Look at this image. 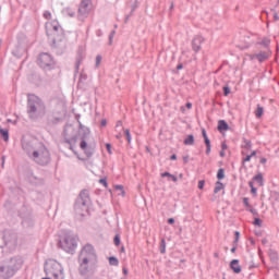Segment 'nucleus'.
I'll list each match as a JSON object with an SVG mask.
<instances>
[{
    "mask_svg": "<svg viewBox=\"0 0 279 279\" xmlns=\"http://www.w3.org/2000/svg\"><path fill=\"white\" fill-rule=\"evenodd\" d=\"M106 149L108 154H112V146L110 144H106Z\"/></svg>",
    "mask_w": 279,
    "mask_h": 279,
    "instance_id": "nucleus-41",
    "label": "nucleus"
},
{
    "mask_svg": "<svg viewBox=\"0 0 279 279\" xmlns=\"http://www.w3.org/2000/svg\"><path fill=\"white\" fill-rule=\"evenodd\" d=\"M223 94H225V97H228V95H230V87L225 86L223 87Z\"/></svg>",
    "mask_w": 279,
    "mask_h": 279,
    "instance_id": "nucleus-38",
    "label": "nucleus"
},
{
    "mask_svg": "<svg viewBox=\"0 0 279 279\" xmlns=\"http://www.w3.org/2000/svg\"><path fill=\"white\" fill-rule=\"evenodd\" d=\"M205 184H206V181H204V180L198 181V189L199 190L204 189Z\"/></svg>",
    "mask_w": 279,
    "mask_h": 279,
    "instance_id": "nucleus-40",
    "label": "nucleus"
},
{
    "mask_svg": "<svg viewBox=\"0 0 279 279\" xmlns=\"http://www.w3.org/2000/svg\"><path fill=\"white\" fill-rule=\"evenodd\" d=\"M64 12L71 19H73V16H75V11L73 9H71V8L65 9Z\"/></svg>",
    "mask_w": 279,
    "mask_h": 279,
    "instance_id": "nucleus-29",
    "label": "nucleus"
},
{
    "mask_svg": "<svg viewBox=\"0 0 279 279\" xmlns=\"http://www.w3.org/2000/svg\"><path fill=\"white\" fill-rule=\"evenodd\" d=\"M248 213H252L255 217H258V210L252 206L247 208Z\"/></svg>",
    "mask_w": 279,
    "mask_h": 279,
    "instance_id": "nucleus-33",
    "label": "nucleus"
},
{
    "mask_svg": "<svg viewBox=\"0 0 279 279\" xmlns=\"http://www.w3.org/2000/svg\"><path fill=\"white\" fill-rule=\"evenodd\" d=\"M80 147L81 149H83L87 158H90L95 154V148L92 146H88V144L86 143V140L81 141Z\"/></svg>",
    "mask_w": 279,
    "mask_h": 279,
    "instance_id": "nucleus-13",
    "label": "nucleus"
},
{
    "mask_svg": "<svg viewBox=\"0 0 279 279\" xmlns=\"http://www.w3.org/2000/svg\"><path fill=\"white\" fill-rule=\"evenodd\" d=\"M186 108L189 109V110H191L192 108H193V104H191V102H186Z\"/></svg>",
    "mask_w": 279,
    "mask_h": 279,
    "instance_id": "nucleus-57",
    "label": "nucleus"
},
{
    "mask_svg": "<svg viewBox=\"0 0 279 279\" xmlns=\"http://www.w3.org/2000/svg\"><path fill=\"white\" fill-rule=\"evenodd\" d=\"M271 57V50L267 49L266 51H260L254 54H251V60H258L260 63L269 60Z\"/></svg>",
    "mask_w": 279,
    "mask_h": 279,
    "instance_id": "nucleus-12",
    "label": "nucleus"
},
{
    "mask_svg": "<svg viewBox=\"0 0 279 279\" xmlns=\"http://www.w3.org/2000/svg\"><path fill=\"white\" fill-rule=\"evenodd\" d=\"M0 134L3 141H5V143L10 141V134L7 129H0Z\"/></svg>",
    "mask_w": 279,
    "mask_h": 279,
    "instance_id": "nucleus-20",
    "label": "nucleus"
},
{
    "mask_svg": "<svg viewBox=\"0 0 279 279\" xmlns=\"http://www.w3.org/2000/svg\"><path fill=\"white\" fill-rule=\"evenodd\" d=\"M59 247H61L63 252L71 254V252H74L77 247V238L72 234H65L62 240H59Z\"/></svg>",
    "mask_w": 279,
    "mask_h": 279,
    "instance_id": "nucleus-7",
    "label": "nucleus"
},
{
    "mask_svg": "<svg viewBox=\"0 0 279 279\" xmlns=\"http://www.w3.org/2000/svg\"><path fill=\"white\" fill-rule=\"evenodd\" d=\"M260 165H267V158L263 157V158L260 159Z\"/></svg>",
    "mask_w": 279,
    "mask_h": 279,
    "instance_id": "nucleus-52",
    "label": "nucleus"
},
{
    "mask_svg": "<svg viewBox=\"0 0 279 279\" xmlns=\"http://www.w3.org/2000/svg\"><path fill=\"white\" fill-rule=\"evenodd\" d=\"M100 64H101V54H97V57H96V69H99Z\"/></svg>",
    "mask_w": 279,
    "mask_h": 279,
    "instance_id": "nucleus-34",
    "label": "nucleus"
},
{
    "mask_svg": "<svg viewBox=\"0 0 279 279\" xmlns=\"http://www.w3.org/2000/svg\"><path fill=\"white\" fill-rule=\"evenodd\" d=\"M117 34V32L112 31L109 35V43L110 45H112V38H114V35Z\"/></svg>",
    "mask_w": 279,
    "mask_h": 279,
    "instance_id": "nucleus-39",
    "label": "nucleus"
},
{
    "mask_svg": "<svg viewBox=\"0 0 279 279\" xmlns=\"http://www.w3.org/2000/svg\"><path fill=\"white\" fill-rule=\"evenodd\" d=\"M161 178H170L172 180V182H178V177H175L169 172L161 173Z\"/></svg>",
    "mask_w": 279,
    "mask_h": 279,
    "instance_id": "nucleus-25",
    "label": "nucleus"
},
{
    "mask_svg": "<svg viewBox=\"0 0 279 279\" xmlns=\"http://www.w3.org/2000/svg\"><path fill=\"white\" fill-rule=\"evenodd\" d=\"M229 125H228V122H226L225 120H219L218 121V131L219 132H226L229 130Z\"/></svg>",
    "mask_w": 279,
    "mask_h": 279,
    "instance_id": "nucleus-17",
    "label": "nucleus"
},
{
    "mask_svg": "<svg viewBox=\"0 0 279 279\" xmlns=\"http://www.w3.org/2000/svg\"><path fill=\"white\" fill-rule=\"evenodd\" d=\"M119 128H123V121L119 120L116 124V130Z\"/></svg>",
    "mask_w": 279,
    "mask_h": 279,
    "instance_id": "nucleus-44",
    "label": "nucleus"
},
{
    "mask_svg": "<svg viewBox=\"0 0 279 279\" xmlns=\"http://www.w3.org/2000/svg\"><path fill=\"white\" fill-rule=\"evenodd\" d=\"M167 252V242L165 241V239H161L160 241V254H166Z\"/></svg>",
    "mask_w": 279,
    "mask_h": 279,
    "instance_id": "nucleus-26",
    "label": "nucleus"
},
{
    "mask_svg": "<svg viewBox=\"0 0 279 279\" xmlns=\"http://www.w3.org/2000/svg\"><path fill=\"white\" fill-rule=\"evenodd\" d=\"M23 257H11L9 260L0 264V279L14 278L23 267Z\"/></svg>",
    "mask_w": 279,
    "mask_h": 279,
    "instance_id": "nucleus-5",
    "label": "nucleus"
},
{
    "mask_svg": "<svg viewBox=\"0 0 279 279\" xmlns=\"http://www.w3.org/2000/svg\"><path fill=\"white\" fill-rule=\"evenodd\" d=\"M253 223L258 228H263V220L260 218H255Z\"/></svg>",
    "mask_w": 279,
    "mask_h": 279,
    "instance_id": "nucleus-31",
    "label": "nucleus"
},
{
    "mask_svg": "<svg viewBox=\"0 0 279 279\" xmlns=\"http://www.w3.org/2000/svg\"><path fill=\"white\" fill-rule=\"evenodd\" d=\"M128 143H132V134H130V129L124 130Z\"/></svg>",
    "mask_w": 279,
    "mask_h": 279,
    "instance_id": "nucleus-30",
    "label": "nucleus"
},
{
    "mask_svg": "<svg viewBox=\"0 0 279 279\" xmlns=\"http://www.w3.org/2000/svg\"><path fill=\"white\" fill-rule=\"evenodd\" d=\"M274 19H275V21H279L278 13H274Z\"/></svg>",
    "mask_w": 279,
    "mask_h": 279,
    "instance_id": "nucleus-62",
    "label": "nucleus"
},
{
    "mask_svg": "<svg viewBox=\"0 0 279 279\" xmlns=\"http://www.w3.org/2000/svg\"><path fill=\"white\" fill-rule=\"evenodd\" d=\"M22 225L24 226V228H32V226H34V220H32L29 218H25L22 221Z\"/></svg>",
    "mask_w": 279,
    "mask_h": 279,
    "instance_id": "nucleus-23",
    "label": "nucleus"
},
{
    "mask_svg": "<svg viewBox=\"0 0 279 279\" xmlns=\"http://www.w3.org/2000/svg\"><path fill=\"white\" fill-rule=\"evenodd\" d=\"M234 235H235V243H239V238L241 236V233L239 231H235Z\"/></svg>",
    "mask_w": 279,
    "mask_h": 279,
    "instance_id": "nucleus-43",
    "label": "nucleus"
},
{
    "mask_svg": "<svg viewBox=\"0 0 279 279\" xmlns=\"http://www.w3.org/2000/svg\"><path fill=\"white\" fill-rule=\"evenodd\" d=\"M64 143L70 145L69 149H71V151H75V149L73 148V145H75V143H77V136L74 135L70 138H65Z\"/></svg>",
    "mask_w": 279,
    "mask_h": 279,
    "instance_id": "nucleus-16",
    "label": "nucleus"
},
{
    "mask_svg": "<svg viewBox=\"0 0 279 279\" xmlns=\"http://www.w3.org/2000/svg\"><path fill=\"white\" fill-rule=\"evenodd\" d=\"M257 192H258V190L256 187L251 189V193H253V195L256 196Z\"/></svg>",
    "mask_w": 279,
    "mask_h": 279,
    "instance_id": "nucleus-50",
    "label": "nucleus"
},
{
    "mask_svg": "<svg viewBox=\"0 0 279 279\" xmlns=\"http://www.w3.org/2000/svg\"><path fill=\"white\" fill-rule=\"evenodd\" d=\"M107 123L108 122L106 121V119L101 120V122H100L101 128H106Z\"/></svg>",
    "mask_w": 279,
    "mask_h": 279,
    "instance_id": "nucleus-49",
    "label": "nucleus"
},
{
    "mask_svg": "<svg viewBox=\"0 0 279 279\" xmlns=\"http://www.w3.org/2000/svg\"><path fill=\"white\" fill-rule=\"evenodd\" d=\"M248 156H251V158H254V156H256V150H253Z\"/></svg>",
    "mask_w": 279,
    "mask_h": 279,
    "instance_id": "nucleus-63",
    "label": "nucleus"
},
{
    "mask_svg": "<svg viewBox=\"0 0 279 279\" xmlns=\"http://www.w3.org/2000/svg\"><path fill=\"white\" fill-rule=\"evenodd\" d=\"M122 271H123L124 276H128V268H123Z\"/></svg>",
    "mask_w": 279,
    "mask_h": 279,
    "instance_id": "nucleus-64",
    "label": "nucleus"
},
{
    "mask_svg": "<svg viewBox=\"0 0 279 279\" xmlns=\"http://www.w3.org/2000/svg\"><path fill=\"white\" fill-rule=\"evenodd\" d=\"M258 45H262V47H265V49H269V45H271V39L268 37H264L262 41L258 43Z\"/></svg>",
    "mask_w": 279,
    "mask_h": 279,
    "instance_id": "nucleus-19",
    "label": "nucleus"
},
{
    "mask_svg": "<svg viewBox=\"0 0 279 279\" xmlns=\"http://www.w3.org/2000/svg\"><path fill=\"white\" fill-rule=\"evenodd\" d=\"M116 191H123V185H116Z\"/></svg>",
    "mask_w": 279,
    "mask_h": 279,
    "instance_id": "nucleus-54",
    "label": "nucleus"
},
{
    "mask_svg": "<svg viewBox=\"0 0 279 279\" xmlns=\"http://www.w3.org/2000/svg\"><path fill=\"white\" fill-rule=\"evenodd\" d=\"M37 64L41 69H45L46 71H51V69H53V66L56 65V61H53V58L51 57V54L44 52L39 54Z\"/></svg>",
    "mask_w": 279,
    "mask_h": 279,
    "instance_id": "nucleus-8",
    "label": "nucleus"
},
{
    "mask_svg": "<svg viewBox=\"0 0 279 279\" xmlns=\"http://www.w3.org/2000/svg\"><path fill=\"white\" fill-rule=\"evenodd\" d=\"M168 223H169L170 226H172V223H175V219L169 218V219H168Z\"/></svg>",
    "mask_w": 279,
    "mask_h": 279,
    "instance_id": "nucleus-51",
    "label": "nucleus"
},
{
    "mask_svg": "<svg viewBox=\"0 0 279 279\" xmlns=\"http://www.w3.org/2000/svg\"><path fill=\"white\" fill-rule=\"evenodd\" d=\"M93 5V0H82L78 7V20L84 21L90 12V7Z\"/></svg>",
    "mask_w": 279,
    "mask_h": 279,
    "instance_id": "nucleus-11",
    "label": "nucleus"
},
{
    "mask_svg": "<svg viewBox=\"0 0 279 279\" xmlns=\"http://www.w3.org/2000/svg\"><path fill=\"white\" fill-rule=\"evenodd\" d=\"M206 147L210 146V140L208 137L204 138Z\"/></svg>",
    "mask_w": 279,
    "mask_h": 279,
    "instance_id": "nucleus-47",
    "label": "nucleus"
},
{
    "mask_svg": "<svg viewBox=\"0 0 279 279\" xmlns=\"http://www.w3.org/2000/svg\"><path fill=\"white\" fill-rule=\"evenodd\" d=\"M22 149L33 162H36L40 167H46V165L51 162L49 149L37 140H22Z\"/></svg>",
    "mask_w": 279,
    "mask_h": 279,
    "instance_id": "nucleus-1",
    "label": "nucleus"
},
{
    "mask_svg": "<svg viewBox=\"0 0 279 279\" xmlns=\"http://www.w3.org/2000/svg\"><path fill=\"white\" fill-rule=\"evenodd\" d=\"M253 181L256 182V184H258V186H264V185H265V182H264V179H263V174H262V173L256 174V175L253 178Z\"/></svg>",
    "mask_w": 279,
    "mask_h": 279,
    "instance_id": "nucleus-18",
    "label": "nucleus"
},
{
    "mask_svg": "<svg viewBox=\"0 0 279 279\" xmlns=\"http://www.w3.org/2000/svg\"><path fill=\"white\" fill-rule=\"evenodd\" d=\"M96 36L98 37L104 36V32L101 29L96 31Z\"/></svg>",
    "mask_w": 279,
    "mask_h": 279,
    "instance_id": "nucleus-48",
    "label": "nucleus"
},
{
    "mask_svg": "<svg viewBox=\"0 0 279 279\" xmlns=\"http://www.w3.org/2000/svg\"><path fill=\"white\" fill-rule=\"evenodd\" d=\"M243 204L247 208V210H248V208H252V205L250 204V198L244 197L243 198Z\"/></svg>",
    "mask_w": 279,
    "mask_h": 279,
    "instance_id": "nucleus-32",
    "label": "nucleus"
},
{
    "mask_svg": "<svg viewBox=\"0 0 279 279\" xmlns=\"http://www.w3.org/2000/svg\"><path fill=\"white\" fill-rule=\"evenodd\" d=\"M46 34L51 40V47L52 49H62L66 48V40L64 38V31L62 29V26L56 21L47 22L46 23Z\"/></svg>",
    "mask_w": 279,
    "mask_h": 279,
    "instance_id": "nucleus-3",
    "label": "nucleus"
},
{
    "mask_svg": "<svg viewBox=\"0 0 279 279\" xmlns=\"http://www.w3.org/2000/svg\"><path fill=\"white\" fill-rule=\"evenodd\" d=\"M203 138H208V134H206V129H202Z\"/></svg>",
    "mask_w": 279,
    "mask_h": 279,
    "instance_id": "nucleus-45",
    "label": "nucleus"
},
{
    "mask_svg": "<svg viewBox=\"0 0 279 279\" xmlns=\"http://www.w3.org/2000/svg\"><path fill=\"white\" fill-rule=\"evenodd\" d=\"M88 204H90V196L88 190H83L75 202L74 210L76 215L84 217V213H88Z\"/></svg>",
    "mask_w": 279,
    "mask_h": 279,
    "instance_id": "nucleus-6",
    "label": "nucleus"
},
{
    "mask_svg": "<svg viewBox=\"0 0 279 279\" xmlns=\"http://www.w3.org/2000/svg\"><path fill=\"white\" fill-rule=\"evenodd\" d=\"M3 243L4 245L2 247H7L9 252L16 250V245H17L16 235L11 231H4Z\"/></svg>",
    "mask_w": 279,
    "mask_h": 279,
    "instance_id": "nucleus-10",
    "label": "nucleus"
},
{
    "mask_svg": "<svg viewBox=\"0 0 279 279\" xmlns=\"http://www.w3.org/2000/svg\"><path fill=\"white\" fill-rule=\"evenodd\" d=\"M183 143L184 145H195V137L193 135H187Z\"/></svg>",
    "mask_w": 279,
    "mask_h": 279,
    "instance_id": "nucleus-22",
    "label": "nucleus"
},
{
    "mask_svg": "<svg viewBox=\"0 0 279 279\" xmlns=\"http://www.w3.org/2000/svg\"><path fill=\"white\" fill-rule=\"evenodd\" d=\"M223 178H226V170H223V168H220L217 172V179L223 180Z\"/></svg>",
    "mask_w": 279,
    "mask_h": 279,
    "instance_id": "nucleus-27",
    "label": "nucleus"
},
{
    "mask_svg": "<svg viewBox=\"0 0 279 279\" xmlns=\"http://www.w3.org/2000/svg\"><path fill=\"white\" fill-rule=\"evenodd\" d=\"M78 271L81 276H88L97 267V253L92 244H86L78 255Z\"/></svg>",
    "mask_w": 279,
    "mask_h": 279,
    "instance_id": "nucleus-2",
    "label": "nucleus"
},
{
    "mask_svg": "<svg viewBox=\"0 0 279 279\" xmlns=\"http://www.w3.org/2000/svg\"><path fill=\"white\" fill-rule=\"evenodd\" d=\"M222 150L226 151V149H228V145L226 143L221 144Z\"/></svg>",
    "mask_w": 279,
    "mask_h": 279,
    "instance_id": "nucleus-55",
    "label": "nucleus"
},
{
    "mask_svg": "<svg viewBox=\"0 0 279 279\" xmlns=\"http://www.w3.org/2000/svg\"><path fill=\"white\" fill-rule=\"evenodd\" d=\"M202 43H204V37L202 36H196L192 40V48L195 53L202 50Z\"/></svg>",
    "mask_w": 279,
    "mask_h": 279,
    "instance_id": "nucleus-14",
    "label": "nucleus"
},
{
    "mask_svg": "<svg viewBox=\"0 0 279 279\" xmlns=\"http://www.w3.org/2000/svg\"><path fill=\"white\" fill-rule=\"evenodd\" d=\"M109 265H112L113 267L119 266V259L117 257H109Z\"/></svg>",
    "mask_w": 279,
    "mask_h": 279,
    "instance_id": "nucleus-28",
    "label": "nucleus"
},
{
    "mask_svg": "<svg viewBox=\"0 0 279 279\" xmlns=\"http://www.w3.org/2000/svg\"><path fill=\"white\" fill-rule=\"evenodd\" d=\"M252 160V156L247 155L244 159L243 162H250Z\"/></svg>",
    "mask_w": 279,
    "mask_h": 279,
    "instance_id": "nucleus-46",
    "label": "nucleus"
},
{
    "mask_svg": "<svg viewBox=\"0 0 279 279\" xmlns=\"http://www.w3.org/2000/svg\"><path fill=\"white\" fill-rule=\"evenodd\" d=\"M122 136H123V134L118 133V134L116 135V138H117L118 141H121Z\"/></svg>",
    "mask_w": 279,
    "mask_h": 279,
    "instance_id": "nucleus-56",
    "label": "nucleus"
},
{
    "mask_svg": "<svg viewBox=\"0 0 279 279\" xmlns=\"http://www.w3.org/2000/svg\"><path fill=\"white\" fill-rule=\"evenodd\" d=\"M230 268L235 274H241V265H239V259H232L231 263H230Z\"/></svg>",
    "mask_w": 279,
    "mask_h": 279,
    "instance_id": "nucleus-15",
    "label": "nucleus"
},
{
    "mask_svg": "<svg viewBox=\"0 0 279 279\" xmlns=\"http://www.w3.org/2000/svg\"><path fill=\"white\" fill-rule=\"evenodd\" d=\"M44 19H46L47 21H51V12L50 11H45L44 12Z\"/></svg>",
    "mask_w": 279,
    "mask_h": 279,
    "instance_id": "nucleus-35",
    "label": "nucleus"
},
{
    "mask_svg": "<svg viewBox=\"0 0 279 279\" xmlns=\"http://www.w3.org/2000/svg\"><path fill=\"white\" fill-rule=\"evenodd\" d=\"M170 160H178V156L177 155H171Z\"/></svg>",
    "mask_w": 279,
    "mask_h": 279,
    "instance_id": "nucleus-61",
    "label": "nucleus"
},
{
    "mask_svg": "<svg viewBox=\"0 0 279 279\" xmlns=\"http://www.w3.org/2000/svg\"><path fill=\"white\" fill-rule=\"evenodd\" d=\"M248 186H250L251 190H252V189H255V187H254V181H250V182H248Z\"/></svg>",
    "mask_w": 279,
    "mask_h": 279,
    "instance_id": "nucleus-60",
    "label": "nucleus"
},
{
    "mask_svg": "<svg viewBox=\"0 0 279 279\" xmlns=\"http://www.w3.org/2000/svg\"><path fill=\"white\" fill-rule=\"evenodd\" d=\"M223 189H226L223 183H221L220 181H217L215 184L214 193L217 194L219 193V191H223Z\"/></svg>",
    "mask_w": 279,
    "mask_h": 279,
    "instance_id": "nucleus-21",
    "label": "nucleus"
},
{
    "mask_svg": "<svg viewBox=\"0 0 279 279\" xmlns=\"http://www.w3.org/2000/svg\"><path fill=\"white\" fill-rule=\"evenodd\" d=\"M26 112L28 114V119H31L32 121H37V119L43 118V116L47 112L45 101H43L40 97L34 94H28Z\"/></svg>",
    "mask_w": 279,
    "mask_h": 279,
    "instance_id": "nucleus-4",
    "label": "nucleus"
},
{
    "mask_svg": "<svg viewBox=\"0 0 279 279\" xmlns=\"http://www.w3.org/2000/svg\"><path fill=\"white\" fill-rule=\"evenodd\" d=\"M250 147H252V142L246 141V149H250Z\"/></svg>",
    "mask_w": 279,
    "mask_h": 279,
    "instance_id": "nucleus-59",
    "label": "nucleus"
},
{
    "mask_svg": "<svg viewBox=\"0 0 279 279\" xmlns=\"http://www.w3.org/2000/svg\"><path fill=\"white\" fill-rule=\"evenodd\" d=\"M205 154L208 156L210 154V146H206V151Z\"/></svg>",
    "mask_w": 279,
    "mask_h": 279,
    "instance_id": "nucleus-58",
    "label": "nucleus"
},
{
    "mask_svg": "<svg viewBox=\"0 0 279 279\" xmlns=\"http://www.w3.org/2000/svg\"><path fill=\"white\" fill-rule=\"evenodd\" d=\"M48 271L53 279H64V268L62 267V264L57 260L51 262Z\"/></svg>",
    "mask_w": 279,
    "mask_h": 279,
    "instance_id": "nucleus-9",
    "label": "nucleus"
},
{
    "mask_svg": "<svg viewBox=\"0 0 279 279\" xmlns=\"http://www.w3.org/2000/svg\"><path fill=\"white\" fill-rule=\"evenodd\" d=\"M114 245L119 246L121 245V238H119V235H116L113 239Z\"/></svg>",
    "mask_w": 279,
    "mask_h": 279,
    "instance_id": "nucleus-37",
    "label": "nucleus"
},
{
    "mask_svg": "<svg viewBox=\"0 0 279 279\" xmlns=\"http://www.w3.org/2000/svg\"><path fill=\"white\" fill-rule=\"evenodd\" d=\"M264 112H265V109L263 107H260V105H257V109L255 111V116L257 117V119H260V117H263Z\"/></svg>",
    "mask_w": 279,
    "mask_h": 279,
    "instance_id": "nucleus-24",
    "label": "nucleus"
},
{
    "mask_svg": "<svg viewBox=\"0 0 279 279\" xmlns=\"http://www.w3.org/2000/svg\"><path fill=\"white\" fill-rule=\"evenodd\" d=\"M182 69H184V65H182V63H180L179 65H177V71H182Z\"/></svg>",
    "mask_w": 279,
    "mask_h": 279,
    "instance_id": "nucleus-53",
    "label": "nucleus"
},
{
    "mask_svg": "<svg viewBox=\"0 0 279 279\" xmlns=\"http://www.w3.org/2000/svg\"><path fill=\"white\" fill-rule=\"evenodd\" d=\"M99 183L102 184V186H108V181H106V179H100Z\"/></svg>",
    "mask_w": 279,
    "mask_h": 279,
    "instance_id": "nucleus-42",
    "label": "nucleus"
},
{
    "mask_svg": "<svg viewBox=\"0 0 279 279\" xmlns=\"http://www.w3.org/2000/svg\"><path fill=\"white\" fill-rule=\"evenodd\" d=\"M136 10L135 7H132L131 13L129 15H126L124 23H128V21H130V16H132L134 14V11Z\"/></svg>",
    "mask_w": 279,
    "mask_h": 279,
    "instance_id": "nucleus-36",
    "label": "nucleus"
}]
</instances>
